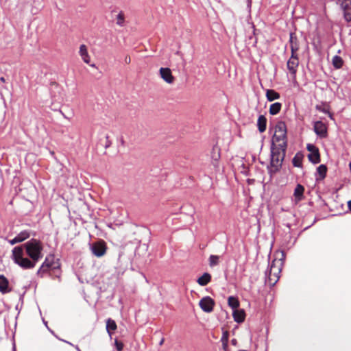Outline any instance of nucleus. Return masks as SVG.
<instances>
[{"instance_id": "nucleus-1", "label": "nucleus", "mask_w": 351, "mask_h": 351, "mask_svg": "<svg viewBox=\"0 0 351 351\" xmlns=\"http://www.w3.org/2000/svg\"><path fill=\"white\" fill-rule=\"evenodd\" d=\"M270 147H276L282 150L287 148V128L284 121H278L275 125L274 134L271 138Z\"/></svg>"}, {"instance_id": "nucleus-2", "label": "nucleus", "mask_w": 351, "mask_h": 351, "mask_svg": "<svg viewBox=\"0 0 351 351\" xmlns=\"http://www.w3.org/2000/svg\"><path fill=\"white\" fill-rule=\"evenodd\" d=\"M283 266L282 258L274 259L265 272V283L270 287H274L280 278V274Z\"/></svg>"}, {"instance_id": "nucleus-3", "label": "nucleus", "mask_w": 351, "mask_h": 351, "mask_svg": "<svg viewBox=\"0 0 351 351\" xmlns=\"http://www.w3.org/2000/svg\"><path fill=\"white\" fill-rule=\"evenodd\" d=\"M286 151L276 147H270V163L267 166V171L271 177L281 169Z\"/></svg>"}, {"instance_id": "nucleus-4", "label": "nucleus", "mask_w": 351, "mask_h": 351, "mask_svg": "<svg viewBox=\"0 0 351 351\" xmlns=\"http://www.w3.org/2000/svg\"><path fill=\"white\" fill-rule=\"evenodd\" d=\"M21 246H23V251L25 250L26 254L36 263L43 258V247L39 240L32 239Z\"/></svg>"}, {"instance_id": "nucleus-5", "label": "nucleus", "mask_w": 351, "mask_h": 351, "mask_svg": "<svg viewBox=\"0 0 351 351\" xmlns=\"http://www.w3.org/2000/svg\"><path fill=\"white\" fill-rule=\"evenodd\" d=\"M12 259L16 264L24 269H32L37 263L32 259L30 260L27 257H24L23 246L14 247L12 250Z\"/></svg>"}, {"instance_id": "nucleus-6", "label": "nucleus", "mask_w": 351, "mask_h": 351, "mask_svg": "<svg viewBox=\"0 0 351 351\" xmlns=\"http://www.w3.org/2000/svg\"><path fill=\"white\" fill-rule=\"evenodd\" d=\"M92 254L97 257H101L106 253L107 245L104 241L99 240L89 245Z\"/></svg>"}, {"instance_id": "nucleus-7", "label": "nucleus", "mask_w": 351, "mask_h": 351, "mask_svg": "<svg viewBox=\"0 0 351 351\" xmlns=\"http://www.w3.org/2000/svg\"><path fill=\"white\" fill-rule=\"evenodd\" d=\"M298 66L299 60L297 53H291L290 58L287 61V66L293 79L296 77Z\"/></svg>"}, {"instance_id": "nucleus-8", "label": "nucleus", "mask_w": 351, "mask_h": 351, "mask_svg": "<svg viewBox=\"0 0 351 351\" xmlns=\"http://www.w3.org/2000/svg\"><path fill=\"white\" fill-rule=\"evenodd\" d=\"M343 13V18L347 22L351 21V0H337Z\"/></svg>"}, {"instance_id": "nucleus-9", "label": "nucleus", "mask_w": 351, "mask_h": 351, "mask_svg": "<svg viewBox=\"0 0 351 351\" xmlns=\"http://www.w3.org/2000/svg\"><path fill=\"white\" fill-rule=\"evenodd\" d=\"M307 150L310 152L308 158L313 164H317L320 162V154L319 149L313 144L308 143L306 145Z\"/></svg>"}, {"instance_id": "nucleus-10", "label": "nucleus", "mask_w": 351, "mask_h": 351, "mask_svg": "<svg viewBox=\"0 0 351 351\" xmlns=\"http://www.w3.org/2000/svg\"><path fill=\"white\" fill-rule=\"evenodd\" d=\"M313 130L317 136L324 138L328 135V130L326 124L321 121L314 122Z\"/></svg>"}, {"instance_id": "nucleus-11", "label": "nucleus", "mask_w": 351, "mask_h": 351, "mask_svg": "<svg viewBox=\"0 0 351 351\" xmlns=\"http://www.w3.org/2000/svg\"><path fill=\"white\" fill-rule=\"evenodd\" d=\"M304 187L302 184H298L296 185L293 192V198L292 199L294 204H298L300 202L304 199Z\"/></svg>"}, {"instance_id": "nucleus-12", "label": "nucleus", "mask_w": 351, "mask_h": 351, "mask_svg": "<svg viewBox=\"0 0 351 351\" xmlns=\"http://www.w3.org/2000/svg\"><path fill=\"white\" fill-rule=\"evenodd\" d=\"M160 75L161 78L168 84H173L174 82V77L172 75L171 71L169 68L160 69Z\"/></svg>"}, {"instance_id": "nucleus-13", "label": "nucleus", "mask_w": 351, "mask_h": 351, "mask_svg": "<svg viewBox=\"0 0 351 351\" xmlns=\"http://www.w3.org/2000/svg\"><path fill=\"white\" fill-rule=\"evenodd\" d=\"M289 43L291 53L295 54L299 49L298 38L295 33L291 32L289 34Z\"/></svg>"}, {"instance_id": "nucleus-14", "label": "nucleus", "mask_w": 351, "mask_h": 351, "mask_svg": "<svg viewBox=\"0 0 351 351\" xmlns=\"http://www.w3.org/2000/svg\"><path fill=\"white\" fill-rule=\"evenodd\" d=\"M234 320L242 323L245 320V313L243 308H232Z\"/></svg>"}, {"instance_id": "nucleus-15", "label": "nucleus", "mask_w": 351, "mask_h": 351, "mask_svg": "<svg viewBox=\"0 0 351 351\" xmlns=\"http://www.w3.org/2000/svg\"><path fill=\"white\" fill-rule=\"evenodd\" d=\"M79 54L83 61L86 64H90V58L88 52L87 47L82 44L80 46Z\"/></svg>"}, {"instance_id": "nucleus-16", "label": "nucleus", "mask_w": 351, "mask_h": 351, "mask_svg": "<svg viewBox=\"0 0 351 351\" xmlns=\"http://www.w3.org/2000/svg\"><path fill=\"white\" fill-rule=\"evenodd\" d=\"M10 290L8 280L3 275H0V292L6 293Z\"/></svg>"}, {"instance_id": "nucleus-17", "label": "nucleus", "mask_w": 351, "mask_h": 351, "mask_svg": "<svg viewBox=\"0 0 351 351\" xmlns=\"http://www.w3.org/2000/svg\"><path fill=\"white\" fill-rule=\"evenodd\" d=\"M215 304V300L209 296L202 298L199 302V307H213Z\"/></svg>"}, {"instance_id": "nucleus-18", "label": "nucleus", "mask_w": 351, "mask_h": 351, "mask_svg": "<svg viewBox=\"0 0 351 351\" xmlns=\"http://www.w3.org/2000/svg\"><path fill=\"white\" fill-rule=\"evenodd\" d=\"M327 173V167L325 165H320L317 168L316 180H321L326 178Z\"/></svg>"}, {"instance_id": "nucleus-19", "label": "nucleus", "mask_w": 351, "mask_h": 351, "mask_svg": "<svg viewBox=\"0 0 351 351\" xmlns=\"http://www.w3.org/2000/svg\"><path fill=\"white\" fill-rule=\"evenodd\" d=\"M257 127L258 131L262 133L266 130L267 119L263 115H260L257 120Z\"/></svg>"}, {"instance_id": "nucleus-20", "label": "nucleus", "mask_w": 351, "mask_h": 351, "mask_svg": "<svg viewBox=\"0 0 351 351\" xmlns=\"http://www.w3.org/2000/svg\"><path fill=\"white\" fill-rule=\"evenodd\" d=\"M210 280L211 275L207 272H205L197 279V282L201 286H206L210 282Z\"/></svg>"}, {"instance_id": "nucleus-21", "label": "nucleus", "mask_w": 351, "mask_h": 351, "mask_svg": "<svg viewBox=\"0 0 351 351\" xmlns=\"http://www.w3.org/2000/svg\"><path fill=\"white\" fill-rule=\"evenodd\" d=\"M282 104L280 102H275L272 104L269 107V114L271 115H276L278 114L281 110Z\"/></svg>"}, {"instance_id": "nucleus-22", "label": "nucleus", "mask_w": 351, "mask_h": 351, "mask_svg": "<svg viewBox=\"0 0 351 351\" xmlns=\"http://www.w3.org/2000/svg\"><path fill=\"white\" fill-rule=\"evenodd\" d=\"M332 64L335 69H339L343 65V60L341 57L336 55L332 59Z\"/></svg>"}, {"instance_id": "nucleus-23", "label": "nucleus", "mask_w": 351, "mask_h": 351, "mask_svg": "<svg viewBox=\"0 0 351 351\" xmlns=\"http://www.w3.org/2000/svg\"><path fill=\"white\" fill-rule=\"evenodd\" d=\"M280 94L277 93L276 90L269 89L266 92V97L269 101H272L274 100L278 99L280 98Z\"/></svg>"}, {"instance_id": "nucleus-24", "label": "nucleus", "mask_w": 351, "mask_h": 351, "mask_svg": "<svg viewBox=\"0 0 351 351\" xmlns=\"http://www.w3.org/2000/svg\"><path fill=\"white\" fill-rule=\"evenodd\" d=\"M221 256L218 255H210L208 258V265L210 267H214L219 265Z\"/></svg>"}, {"instance_id": "nucleus-25", "label": "nucleus", "mask_w": 351, "mask_h": 351, "mask_svg": "<svg viewBox=\"0 0 351 351\" xmlns=\"http://www.w3.org/2000/svg\"><path fill=\"white\" fill-rule=\"evenodd\" d=\"M116 329H117L116 322L110 318L108 319L106 321V330H107V332L108 333V335L110 336H111V334H112L111 331L115 330Z\"/></svg>"}, {"instance_id": "nucleus-26", "label": "nucleus", "mask_w": 351, "mask_h": 351, "mask_svg": "<svg viewBox=\"0 0 351 351\" xmlns=\"http://www.w3.org/2000/svg\"><path fill=\"white\" fill-rule=\"evenodd\" d=\"M227 302L229 307H239V301L237 296H229L227 298Z\"/></svg>"}, {"instance_id": "nucleus-27", "label": "nucleus", "mask_w": 351, "mask_h": 351, "mask_svg": "<svg viewBox=\"0 0 351 351\" xmlns=\"http://www.w3.org/2000/svg\"><path fill=\"white\" fill-rule=\"evenodd\" d=\"M49 261V258H45V261L43 263L38 270L37 271L38 276L40 277L43 276V274L48 271L49 269V267H47V262Z\"/></svg>"}, {"instance_id": "nucleus-28", "label": "nucleus", "mask_w": 351, "mask_h": 351, "mask_svg": "<svg viewBox=\"0 0 351 351\" xmlns=\"http://www.w3.org/2000/svg\"><path fill=\"white\" fill-rule=\"evenodd\" d=\"M31 235V232L29 231V230H23V231H21L20 233H19L17 235H16V237L18 239V241H19V242H22L23 241H25V239H28Z\"/></svg>"}, {"instance_id": "nucleus-29", "label": "nucleus", "mask_w": 351, "mask_h": 351, "mask_svg": "<svg viewBox=\"0 0 351 351\" xmlns=\"http://www.w3.org/2000/svg\"><path fill=\"white\" fill-rule=\"evenodd\" d=\"M228 337H229L228 331H227V330L223 331L221 341L222 342V346H223L224 349H226L228 347Z\"/></svg>"}, {"instance_id": "nucleus-30", "label": "nucleus", "mask_w": 351, "mask_h": 351, "mask_svg": "<svg viewBox=\"0 0 351 351\" xmlns=\"http://www.w3.org/2000/svg\"><path fill=\"white\" fill-rule=\"evenodd\" d=\"M42 321H43V322L44 325H45V326H46V328H47V330H49V332H51L53 336H55V337H56V338H58L59 340H60V341H64V342H65V343H68V344H69V345H71V346H73V343H71V342L67 341H66V340H64V339H60V338L58 337H57V335L54 333L53 330H51V329L48 326V323H47V321H45V319H44V317H42Z\"/></svg>"}, {"instance_id": "nucleus-31", "label": "nucleus", "mask_w": 351, "mask_h": 351, "mask_svg": "<svg viewBox=\"0 0 351 351\" xmlns=\"http://www.w3.org/2000/svg\"><path fill=\"white\" fill-rule=\"evenodd\" d=\"M117 19V24L120 26L123 27L125 23V16L122 11H121L116 17Z\"/></svg>"}, {"instance_id": "nucleus-32", "label": "nucleus", "mask_w": 351, "mask_h": 351, "mask_svg": "<svg viewBox=\"0 0 351 351\" xmlns=\"http://www.w3.org/2000/svg\"><path fill=\"white\" fill-rule=\"evenodd\" d=\"M294 167H300L302 166V157L296 154L292 160Z\"/></svg>"}, {"instance_id": "nucleus-33", "label": "nucleus", "mask_w": 351, "mask_h": 351, "mask_svg": "<svg viewBox=\"0 0 351 351\" xmlns=\"http://www.w3.org/2000/svg\"><path fill=\"white\" fill-rule=\"evenodd\" d=\"M252 28H253V35L249 36V40H252V42H250L249 44L252 43L253 47H256V44H257V38L254 37L255 32H256L254 25L252 26Z\"/></svg>"}, {"instance_id": "nucleus-34", "label": "nucleus", "mask_w": 351, "mask_h": 351, "mask_svg": "<svg viewBox=\"0 0 351 351\" xmlns=\"http://www.w3.org/2000/svg\"><path fill=\"white\" fill-rule=\"evenodd\" d=\"M219 157H220V155H219V152H217V153L214 152V156H213V165L215 167L217 166V165H218V160H219Z\"/></svg>"}, {"instance_id": "nucleus-35", "label": "nucleus", "mask_w": 351, "mask_h": 351, "mask_svg": "<svg viewBox=\"0 0 351 351\" xmlns=\"http://www.w3.org/2000/svg\"><path fill=\"white\" fill-rule=\"evenodd\" d=\"M114 345L117 351H121L123 348V343L117 339L115 340Z\"/></svg>"}, {"instance_id": "nucleus-36", "label": "nucleus", "mask_w": 351, "mask_h": 351, "mask_svg": "<svg viewBox=\"0 0 351 351\" xmlns=\"http://www.w3.org/2000/svg\"><path fill=\"white\" fill-rule=\"evenodd\" d=\"M47 258H49V261L47 262V267L50 269L53 265V256H47Z\"/></svg>"}, {"instance_id": "nucleus-37", "label": "nucleus", "mask_w": 351, "mask_h": 351, "mask_svg": "<svg viewBox=\"0 0 351 351\" xmlns=\"http://www.w3.org/2000/svg\"><path fill=\"white\" fill-rule=\"evenodd\" d=\"M9 242L11 245H14L17 243H20L19 241H18L16 236L13 239L10 240Z\"/></svg>"}, {"instance_id": "nucleus-38", "label": "nucleus", "mask_w": 351, "mask_h": 351, "mask_svg": "<svg viewBox=\"0 0 351 351\" xmlns=\"http://www.w3.org/2000/svg\"><path fill=\"white\" fill-rule=\"evenodd\" d=\"M316 108L317 110L324 112V113H328L330 114V117H332V114H330V112L327 110H326V109H321L318 106H317Z\"/></svg>"}, {"instance_id": "nucleus-39", "label": "nucleus", "mask_w": 351, "mask_h": 351, "mask_svg": "<svg viewBox=\"0 0 351 351\" xmlns=\"http://www.w3.org/2000/svg\"><path fill=\"white\" fill-rule=\"evenodd\" d=\"M125 62L126 64H129L131 62V58L130 56H126L125 58Z\"/></svg>"}, {"instance_id": "nucleus-40", "label": "nucleus", "mask_w": 351, "mask_h": 351, "mask_svg": "<svg viewBox=\"0 0 351 351\" xmlns=\"http://www.w3.org/2000/svg\"><path fill=\"white\" fill-rule=\"evenodd\" d=\"M204 312L206 313H211L213 310V308H202Z\"/></svg>"}, {"instance_id": "nucleus-41", "label": "nucleus", "mask_w": 351, "mask_h": 351, "mask_svg": "<svg viewBox=\"0 0 351 351\" xmlns=\"http://www.w3.org/2000/svg\"><path fill=\"white\" fill-rule=\"evenodd\" d=\"M231 343H232V345H233V346H237V340L236 339H232L231 340Z\"/></svg>"}, {"instance_id": "nucleus-42", "label": "nucleus", "mask_w": 351, "mask_h": 351, "mask_svg": "<svg viewBox=\"0 0 351 351\" xmlns=\"http://www.w3.org/2000/svg\"><path fill=\"white\" fill-rule=\"evenodd\" d=\"M348 206L349 210L351 211V200L348 201Z\"/></svg>"}, {"instance_id": "nucleus-43", "label": "nucleus", "mask_w": 351, "mask_h": 351, "mask_svg": "<svg viewBox=\"0 0 351 351\" xmlns=\"http://www.w3.org/2000/svg\"><path fill=\"white\" fill-rule=\"evenodd\" d=\"M110 144H111V143H110V142L108 141H107V143H106V145H105L106 148H107V147H110Z\"/></svg>"}, {"instance_id": "nucleus-44", "label": "nucleus", "mask_w": 351, "mask_h": 351, "mask_svg": "<svg viewBox=\"0 0 351 351\" xmlns=\"http://www.w3.org/2000/svg\"><path fill=\"white\" fill-rule=\"evenodd\" d=\"M0 82H5V77H0Z\"/></svg>"}, {"instance_id": "nucleus-45", "label": "nucleus", "mask_w": 351, "mask_h": 351, "mask_svg": "<svg viewBox=\"0 0 351 351\" xmlns=\"http://www.w3.org/2000/svg\"><path fill=\"white\" fill-rule=\"evenodd\" d=\"M164 341H165V339H164V338H162V339L160 341V342H159V345H160V346H162V345L163 344V343H164Z\"/></svg>"}, {"instance_id": "nucleus-46", "label": "nucleus", "mask_w": 351, "mask_h": 351, "mask_svg": "<svg viewBox=\"0 0 351 351\" xmlns=\"http://www.w3.org/2000/svg\"><path fill=\"white\" fill-rule=\"evenodd\" d=\"M75 348L76 350L81 351L80 349L79 348L78 346H75Z\"/></svg>"}, {"instance_id": "nucleus-47", "label": "nucleus", "mask_w": 351, "mask_h": 351, "mask_svg": "<svg viewBox=\"0 0 351 351\" xmlns=\"http://www.w3.org/2000/svg\"><path fill=\"white\" fill-rule=\"evenodd\" d=\"M90 66L91 67H93V68H95V67H96L95 64H90Z\"/></svg>"}, {"instance_id": "nucleus-48", "label": "nucleus", "mask_w": 351, "mask_h": 351, "mask_svg": "<svg viewBox=\"0 0 351 351\" xmlns=\"http://www.w3.org/2000/svg\"><path fill=\"white\" fill-rule=\"evenodd\" d=\"M39 313H40V316L42 317V311H41L40 308H39Z\"/></svg>"}, {"instance_id": "nucleus-49", "label": "nucleus", "mask_w": 351, "mask_h": 351, "mask_svg": "<svg viewBox=\"0 0 351 351\" xmlns=\"http://www.w3.org/2000/svg\"><path fill=\"white\" fill-rule=\"evenodd\" d=\"M60 112H61V113L62 114V116H64V117H65V118H66V116L64 115V114L62 111H60Z\"/></svg>"}]
</instances>
